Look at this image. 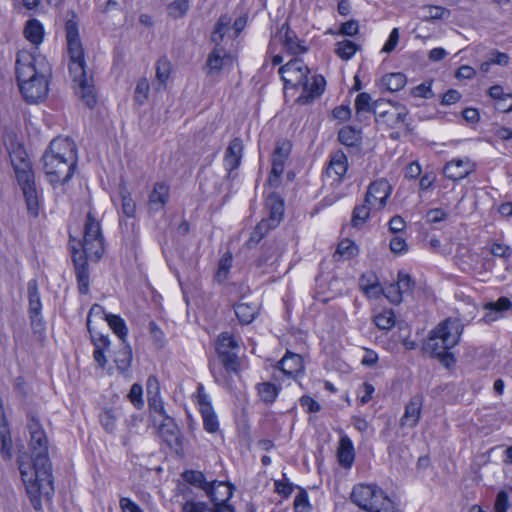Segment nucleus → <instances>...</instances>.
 Here are the masks:
<instances>
[{
  "instance_id": "1",
  "label": "nucleus",
  "mask_w": 512,
  "mask_h": 512,
  "mask_svg": "<svg viewBox=\"0 0 512 512\" xmlns=\"http://www.w3.org/2000/svg\"><path fill=\"white\" fill-rule=\"evenodd\" d=\"M27 429L33 455V467L30 469L33 472L29 473L23 464H20L19 469L27 493L36 507L41 496L50 497L53 494L54 487L48 457V438L39 419L33 413L27 416Z\"/></svg>"
},
{
  "instance_id": "2",
  "label": "nucleus",
  "mask_w": 512,
  "mask_h": 512,
  "mask_svg": "<svg viewBox=\"0 0 512 512\" xmlns=\"http://www.w3.org/2000/svg\"><path fill=\"white\" fill-rule=\"evenodd\" d=\"M65 32L67 51L70 57L69 71L73 81L77 85L76 94L85 105L92 108L97 103V95L93 77L89 75L86 70L77 17L73 11L67 13Z\"/></svg>"
},
{
  "instance_id": "3",
  "label": "nucleus",
  "mask_w": 512,
  "mask_h": 512,
  "mask_svg": "<svg viewBox=\"0 0 512 512\" xmlns=\"http://www.w3.org/2000/svg\"><path fill=\"white\" fill-rule=\"evenodd\" d=\"M50 65L41 55L20 51L16 60V78L24 100L37 104L48 95Z\"/></svg>"
},
{
  "instance_id": "4",
  "label": "nucleus",
  "mask_w": 512,
  "mask_h": 512,
  "mask_svg": "<svg viewBox=\"0 0 512 512\" xmlns=\"http://www.w3.org/2000/svg\"><path fill=\"white\" fill-rule=\"evenodd\" d=\"M82 252L72 246V259L75 266L78 289L81 294L89 291L88 259L99 260L104 253V239L99 221L91 213L87 214L84 224Z\"/></svg>"
},
{
  "instance_id": "5",
  "label": "nucleus",
  "mask_w": 512,
  "mask_h": 512,
  "mask_svg": "<svg viewBox=\"0 0 512 512\" xmlns=\"http://www.w3.org/2000/svg\"><path fill=\"white\" fill-rule=\"evenodd\" d=\"M42 160L45 174L51 184L67 182L76 168L77 148L74 141L67 137L54 138Z\"/></svg>"
},
{
  "instance_id": "6",
  "label": "nucleus",
  "mask_w": 512,
  "mask_h": 512,
  "mask_svg": "<svg viewBox=\"0 0 512 512\" xmlns=\"http://www.w3.org/2000/svg\"><path fill=\"white\" fill-rule=\"evenodd\" d=\"M462 331L463 326L458 319L448 318L440 322L430 331L422 346L423 352L438 358L445 367H451L456 360L449 350L459 343Z\"/></svg>"
},
{
  "instance_id": "7",
  "label": "nucleus",
  "mask_w": 512,
  "mask_h": 512,
  "mask_svg": "<svg viewBox=\"0 0 512 512\" xmlns=\"http://www.w3.org/2000/svg\"><path fill=\"white\" fill-rule=\"evenodd\" d=\"M309 68L300 58H294L279 68V74L284 81L285 88L301 87L302 93L297 102L306 105L319 97L325 88V79L321 75H314L311 81L308 77Z\"/></svg>"
},
{
  "instance_id": "8",
  "label": "nucleus",
  "mask_w": 512,
  "mask_h": 512,
  "mask_svg": "<svg viewBox=\"0 0 512 512\" xmlns=\"http://www.w3.org/2000/svg\"><path fill=\"white\" fill-rule=\"evenodd\" d=\"M10 161L14 168L19 185L22 188L27 208L33 216L38 215V195L34 175L27 153L20 146L9 152Z\"/></svg>"
},
{
  "instance_id": "9",
  "label": "nucleus",
  "mask_w": 512,
  "mask_h": 512,
  "mask_svg": "<svg viewBox=\"0 0 512 512\" xmlns=\"http://www.w3.org/2000/svg\"><path fill=\"white\" fill-rule=\"evenodd\" d=\"M351 500L359 508L368 512H397L394 502L376 485H355Z\"/></svg>"
},
{
  "instance_id": "10",
  "label": "nucleus",
  "mask_w": 512,
  "mask_h": 512,
  "mask_svg": "<svg viewBox=\"0 0 512 512\" xmlns=\"http://www.w3.org/2000/svg\"><path fill=\"white\" fill-rule=\"evenodd\" d=\"M238 348L239 345L231 334L223 332L219 335L216 342V351L221 363L227 371L237 372L239 368V361L236 352Z\"/></svg>"
},
{
  "instance_id": "11",
  "label": "nucleus",
  "mask_w": 512,
  "mask_h": 512,
  "mask_svg": "<svg viewBox=\"0 0 512 512\" xmlns=\"http://www.w3.org/2000/svg\"><path fill=\"white\" fill-rule=\"evenodd\" d=\"M392 192V186L386 179H379L372 182L366 192L365 202L379 211L386 206L387 199Z\"/></svg>"
},
{
  "instance_id": "12",
  "label": "nucleus",
  "mask_w": 512,
  "mask_h": 512,
  "mask_svg": "<svg viewBox=\"0 0 512 512\" xmlns=\"http://www.w3.org/2000/svg\"><path fill=\"white\" fill-rule=\"evenodd\" d=\"M147 394H148V405L151 413V418L157 416L158 419L167 415L164 403L160 396V386L156 377L150 376L147 380Z\"/></svg>"
},
{
  "instance_id": "13",
  "label": "nucleus",
  "mask_w": 512,
  "mask_h": 512,
  "mask_svg": "<svg viewBox=\"0 0 512 512\" xmlns=\"http://www.w3.org/2000/svg\"><path fill=\"white\" fill-rule=\"evenodd\" d=\"M233 63V56L227 52L225 47H214L208 56L206 67L209 75H217Z\"/></svg>"
},
{
  "instance_id": "14",
  "label": "nucleus",
  "mask_w": 512,
  "mask_h": 512,
  "mask_svg": "<svg viewBox=\"0 0 512 512\" xmlns=\"http://www.w3.org/2000/svg\"><path fill=\"white\" fill-rule=\"evenodd\" d=\"M208 497L213 503V507L209 508V512H235L234 507L227 503L232 497V490L225 482L216 490H210Z\"/></svg>"
},
{
  "instance_id": "15",
  "label": "nucleus",
  "mask_w": 512,
  "mask_h": 512,
  "mask_svg": "<svg viewBox=\"0 0 512 512\" xmlns=\"http://www.w3.org/2000/svg\"><path fill=\"white\" fill-rule=\"evenodd\" d=\"M235 314L242 324H250L259 312L260 304L251 296H243L234 306Z\"/></svg>"
},
{
  "instance_id": "16",
  "label": "nucleus",
  "mask_w": 512,
  "mask_h": 512,
  "mask_svg": "<svg viewBox=\"0 0 512 512\" xmlns=\"http://www.w3.org/2000/svg\"><path fill=\"white\" fill-rule=\"evenodd\" d=\"M474 169V163H472L468 158L453 159L445 164L443 173L448 179L458 181L467 177L474 171Z\"/></svg>"
},
{
  "instance_id": "17",
  "label": "nucleus",
  "mask_w": 512,
  "mask_h": 512,
  "mask_svg": "<svg viewBox=\"0 0 512 512\" xmlns=\"http://www.w3.org/2000/svg\"><path fill=\"white\" fill-rule=\"evenodd\" d=\"M153 424L157 428L160 437L169 445L172 446L174 443H178L179 429L174 421L168 415L159 418L153 416Z\"/></svg>"
},
{
  "instance_id": "18",
  "label": "nucleus",
  "mask_w": 512,
  "mask_h": 512,
  "mask_svg": "<svg viewBox=\"0 0 512 512\" xmlns=\"http://www.w3.org/2000/svg\"><path fill=\"white\" fill-rule=\"evenodd\" d=\"M286 249V243L283 240H274L266 243L262 253L257 260V266L272 265L278 261Z\"/></svg>"
},
{
  "instance_id": "19",
  "label": "nucleus",
  "mask_w": 512,
  "mask_h": 512,
  "mask_svg": "<svg viewBox=\"0 0 512 512\" xmlns=\"http://www.w3.org/2000/svg\"><path fill=\"white\" fill-rule=\"evenodd\" d=\"M278 37L287 52L293 55L306 52V47L300 41L294 31L290 29L287 23H284L278 32Z\"/></svg>"
},
{
  "instance_id": "20",
  "label": "nucleus",
  "mask_w": 512,
  "mask_h": 512,
  "mask_svg": "<svg viewBox=\"0 0 512 512\" xmlns=\"http://www.w3.org/2000/svg\"><path fill=\"white\" fill-rule=\"evenodd\" d=\"M244 145L240 138L230 141L224 156V166L229 174L237 169L241 163Z\"/></svg>"
},
{
  "instance_id": "21",
  "label": "nucleus",
  "mask_w": 512,
  "mask_h": 512,
  "mask_svg": "<svg viewBox=\"0 0 512 512\" xmlns=\"http://www.w3.org/2000/svg\"><path fill=\"white\" fill-rule=\"evenodd\" d=\"M423 397L419 394L414 395L405 407L404 415L401 418V425L415 427L421 416Z\"/></svg>"
},
{
  "instance_id": "22",
  "label": "nucleus",
  "mask_w": 512,
  "mask_h": 512,
  "mask_svg": "<svg viewBox=\"0 0 512 512\" xmlns=\"http://www.w3.org/2000/svg\"><path fill=\"white\" fill-rule=\"evenodd\" d=\"M170 189L164 182H157L149 195V207L152 211H160L169 200Z\"/></svg>"
},
{
  "instance_id": "23",
  "label": "nucleus",
  "mask_w": 512,
  "mask_h": 512,
  "mask_svg": "<svg viewBox=\"0 0 512 512\" xmlns=\"http://www.w3.org/2000/svg\"><path fill=\"white\" fill-rule=\"evenodd\" d=\"M183 479L187 483L204 490L207 496H209L210 490H216L223 483L222 481L216 480L208 482L201 471L195 470L185 471L183 473Z\"/></svg>"
},
{
  "instance_id": "24",
  "label": "nucleus",
  "mask_w": 512,
  "mask_h": 512,
  "mask_svg": "<svg viewBox=\"0 0 512 512\" xmlns=\"http://www.w3.org/2000/svg\"><path fill=\"white\" fill-rule=\"evenodd\" d=\"M348 169L347 157L342 151L334 152L329 161L326 173L328 176H335V180L340 182Z\"/></svg>"
},
{
  "instance_id": "25",
  "label": "nucleus",
  "mask_w": 512,
  "mask_h": 512,
  "mask_svg": "<svg viewBox=\"0 0 512 512\" xmlns=\"http://www.w3.org/2000/svg\"><path fill=\"white\" fill-rule=\"evenodd\" d=\"M385 114L382 124H385L390 128H398L401 124L406 122L408 109L404 105L392 103L388 112Z\"/></svg>"
},
{
  "instance_id": "26",
  "label": "nucleus",
  "mask_w": 512,
  "mask_h": 512,
  "mask_svg": "<svg viewBox=\"0 0 512 512\" xmlns=\"http://www.w3.org/2000/svg\"><path fill=\"white\" fill-rule=\"evenodd\" d=\"M355 459V450L351 439L344 435L341 437L338 447V460L339 463L345 467L349 468Z\"/></svg>"
},
{
  "instance_id": "27",
  "label": "nucleus",
  "mask_w": 512,
  "mask_h": 512,
  "mask_svg": "<svg viewBox=\"0 0 512 512\" xmlns=\"http://www.w3.org/2000/svg\"><path fill=\"white\" fill-rule=\"evenodd\" d=\"M281 371L288 376H295L303 369V361L300 355L288 352L279 362Z\"/></svg>"
},
{
  "instance_id": "28",
  "label": "nucleus",
  "mask_w": 512,
  "mask_h": 512,
  "mask_svg": "<svg viewBox=\"0 0 512 512\" xmlns=\"http://www.w3.org/2000/svg\"><path fill=\"white\" fill-rule=\"evenodd\" d=\"M512 307L511 301L507 297H500L496 302H490L485 305V309L489 310L483 320L486 323L493 322L498 319L497 313L509 310Z\"/></svg>"
},
{
  "instance_id": "29",
  "label": "nucleus",
  "mask_w": 512,
  "mask_h": 512,
  "mask_svg": "<svg viewBox=\"0 0 512 512\" xmlns=\"http://www.w3.org/2000/svg\"><path fill=\"white\" fill-rule=\"evenodd\" d=\"M24 35L29 42L39 45L44 38V28L37 19H30L25 24Z\"/></svg>"
},
{
  "instance_id": "30",
  "label": "nucleus",
  "mask_w": 512,
  "mask_h": 512,
  "mask_svg": "<svg viewBox=\"0 0 512 512\" xmlns=\"http://www.w3.org/2000/svg\"><path fill=\"white\" fill-rule=\"evenodd\" d=\"M92 341L95 345V350L93 353L94 360L97 362V364L104 368L106 366L107 360L104 355V350L109 346L110 341L108 336L99 334V335H91Z\"/></svg>"
},
{
  "instance_id": "31",
  "label": "nucleus",
  "mask_w": 512,
  "mask_h": 512,
  "mask_svg": "<svg viewBox=\"0 0 512 512\" xmlns=\"http://www.w3.org/2000/svg\"><path fill=\"white\" fill-rule=\"evenodd\" d=\"M407 82V78L403 73L386 74L381 79V85L390 92L401 90Z\"/></svg>"
},
{
  "instance_id": "32",
  "label": "nucleus",
  "mask_w": 512,
  "mask_h": 512,
  "mask_svg": "<svg viewBox=\"0 0 512 512\" xmlns=\"http://www.w3.org/2000/svg\"><path fill=\"white\" fill-rule=\"evenodd\" d=\"M204 428L209 433H215L219 428L218 418L208 403L200 404Z\"/></svg>"
},
{
  "instance_id": "33",
  "label": "nucleus",
  "mask_w": 512,
  "mask_h": 512,
  "mask_svg": "<svg viewBox=\"0 0 512 512\" xmlns=\"http://www.w3.org/2000/svg\"><path fill=\"white\" fill-rule=\"evenodd\" d=\"M267 205L270 209V221L275 225L280 222L284 214V203L279 195L273 193L267 198Z\"/></svg>"
},
{
  "instance_id": "34",
  "label": "nucleus",
  "mask_w": 512,
  "mask_h": 512,
  "mask_svg": "<svg viewBox=\"0 0 512 512\" xmlns=\"http://www.w3.org/2000/svg\"><path fill=\"white\" fill-rule=\"evenodd\" d=\"M122 347L115 353L114 362L117 368L124 372L127 371L132 362V349L126 342L121 344Z\"/></svg>"
},
{
  "instance_id": "35",
  "label": "nucleus",
  "mask_w": 512,
  "mask_h": 512,
  "mask_svg": "<svg viewBox=\"0 0 512 512\" xmlns=\"http://www.w3.org/2000/svg\"><path fill=\"white\" fill-rule=\"evenodd\" d=\"M230 18L227 16H221L215 25L214 30L211 34V40L215 44V47H225L222 45L225 35L229 30Z\"/></svg>"
},
{
  "instance_id": "36",
  "label": "nucleus",
  "mask_w": 512,
  "mask_h": 512,
  "mask_svg": "<svg viewBox=\"0 0 512 512\" xmlns=\"http://www.w3.org/2000/svg\"><path fill=\"white\" fill-rule=\"evenodd\" d=\"M360 50V45L351 40H343L336 43L335 54L344 61L350 60Z\"/></svg>"
},
{
  "instance_id": "37",
  "label": "nucleus",
  "mask_w": 512,
  "mask_h": 512,
  "mask_svg": "<svg viewBox=\"0 0 512 512\" xmlns=\"http://www.w3.org/2000/svg\"><path fill=\"white\" fill-rule=\"evenodd\" d=\"M28 297H29V314L41 313V299L36 280H31L28 283Z\"/></svg>"
},
{
  "instance_id": "38",
  "label": "nucleus",
  "mask_w": 512,
  "mask_h": 512,
  "mask_svg": "<svg viewBox=\"0 0 512 512\" xmlns=\"http://www.w3.org/2000/svg\"><path fill=\"white\" fill-rule=\"evenodd\" d=\"M106 322L112 329V331L120 338L122 343L126 342L128 329L125 321L118 315L109 314L106 316Z\"/></svg>"
},
{
  "instance_id": "39",
  "label": "nucleus",
  "mask_w": 512,
  "mask_h": 512,
  "mask_svg": "<svg viewBox=\"0 0 512 512\" xmlns=\"http://www.w3.org/2000/svg\"><path fill=\"white\" fill-rule=\"evenodd\" d=\"M421 19L424 21L438 20L448 17L450 11L441 6L427 5L421 8Z\"/></svg>"
},
{
  "instance_id": "40",
  "label": "nucleus",
  "mask_w": 512,
  "mask_h": 512,
  "mask_svg": "<svg viewBox=\"0 0 512 512\" xmlns=\"http://www.w3.org/2000/svg\"><path fill=\"white\" fill-rule=\"evenodd\" d=\"M339 141L348 147H354L360 142V133L352 127H343L338 134Z\"/></svg>"
},
{
  "instance_id": "41",
  "label": "nucleus",
  "mask_w": 512,
  "mask_h": 512,
  "mask_svg": "<svg viewBox=\"0 0 512 512\" xmlns=\"http://www.w3.org/2000/svg\"><path fill=\"white\" fill-rule=\"evenodd\" d=\"M171 73V63L170 61L163 57L160 58L156 63V78L159 82V87L157 89H161L165 87L166 81L168 80Z\"/></svg>"
},
{
  "instance_id": "42",
  "label": "nucleus",
  "mask_w": 512,
  "mask_h": 512,
  "mask_svg": "<svg viewBox=\"0 0 512 512\" xmlns=\"http://www.w3.org/2000/svg\"><path fill=\"white\" fill-rule=\"evenodd\" d=\"M375 325L381 330H390L395 325V315L391 309L383 310L374 316Z\"/></svg>"
},
{
  "instance_id": "43",
  "label": "nucleus",
  "mask_w": 512,
  "mask_h": 512,
  "mask_svg": "<svg viewBox=\"0 0 512 512\" xmlns=\"http://www.w3.org/2000/svg\"><path fill=\"white\" fill-rule=\"evenodd\" d=\"M257 390L260 398L267 404L273 403L278 395L276 385L269 382L258 384Z\"/></svg>"
},
{
  "instance_id": "44",
  "label": "nucleus",
  "mask_w": 512,
  "mask_h": 512,
  "mask_svg": "<svg viewBox=\"0 0 512 512\" xmlns=\"http://www.w3.org/2000/svg\"><path fill=\"white\" fill-rule=\"evenodd\" d=\"M233 258L231 254H224L218 263V269L215 274V279L219 283H224L232 267Z\"/></svg>"
},
{
  "instance_id": "45",
  "label": "nucleus",
  "mask_w": 512,
  "mask_h": 512,
  "mask_svg": "<svg viewBox=\"0 0 512 512\" xmlns=\"http://www.w3.org/2000/svg\"><path fill=\"white\" fill-rule=\"evenodd\" d=\"M121 195V208L124 215L127 217H134L136 213V203L132 199L131 194L126 188L120 189Z\"/></svg>"
},
{
  "instance_id": "46",
  "label": "nucleus",
  "mask_w": 512,
  "mask_h": 512,
  "mask_svg": "<svg viewBox=\"0 0 512 512\" xmlns=\"http://www.w3.org/2000/svg\"><path fill=\"white\" fill-rule=\"evenodd\" d=\"M291 148L292 145L288 140L278 141L276 148L272 154V161L285 163V161L290 155Z\"/></svg>"
},
{
  "instance_id": "47",
  "label": "nucleus",
  "mask_w": 512,
  "mask_h": 512,
  "mask_svg": "<svg viewBox=\"0 0 512 512\" xmlns=\"http://www.w3.org/2000/svg\"><path fill=\"white\" fill-rule=\"evenodd\" d=\"M188 0H175L168 5V14L174 19L182 18L189 10Z\"/></svg>"
},
{
  "instance_id": "48",
  "label": "nucleus",
  "mask_w": 512,
  "mask_h": 512,
  "mask_svg": "<svg viewBox=\"0 0 512 512\" xmlns=\"http://www.w3.org/2000/svg\"><path fill=\"white\" fill-rule=\"evenodd\" d=\"M355 108L357 115L372 112L373 104L370 94L366 92L358 94L355 100Z\"/></svg>"
},
{
  "instance_id": "49",
  "label": "nucleus",
  "mask_w": 512,
  "mask_h": 512,
  "mask_svg": "<svg viewBox=\"0 0 512 512\" xmlns=\"http://www.w3.org/2000/svg\"><path fill=\"white\" fill-rule=\"evenodd\" d=\"M371 211H374V208L371 205L366 204L365 201L363 205L355 207L352 218L353 225L358 226L359 224L364 223L369 218Z\"/></svg>"
},
{
  "instance_id": "50",
  "label": "nucleus",
  "mask_w": 512,
  "mask_h": 512,
  "mask_svg": "<svg viewBox=\"0 0 512 512\" xmlns=\"http://www.w3.org/2000/svg\"><path fill=\"white\" fill-rule=\"evenodd\" d=\"M150 90L149 82L146 78H141L135 88L134 98L140 105L144 104L148 99Z\"/></svg>"
},
{
  "instance_id": "51",
  "label": "nucleus",
  "mask_w": 512,
  "mask_h": 512,
  "mask_svg": "<svg viewBox=\"0 0 512 512\" xmlns=\"http://www.w3.org/2000/svg\"><path fill=\"white\" fill-rule=\"evenodd\" d=\"M268 228H269V224L267 222H265V221L260 222L255 227V229L253 230V232L250 235V238L246 242L247 247L250 249L255 247L260 242V240L262 239V237L264 236V233L268 230Z\"/></svg>"
},
{
  "instance_id": "52",
  "label": "nucleus",
  "mask_w": 512,
  "mask_h": 512,
  "mask_svg": "<svg viewBox=\"0 0 512 512\" xmlns=\"http://www.w3.org/2000/svg\"><path fill=\"white\" fill-rule=\"evenodd\" d=\"M100 422L104 429L109 432L113 433L116 429V420L117 415L113 410H105L99 415Z\"/></svg>"
},
{
  "instance_id": "53",
  "label": "nucleus",
  "mask_w": 512,
  "mask_h": 512,
  "mask_svg": "<svg viewBox=\"0 0 512 512\" xmlns=\"http://www.w3.org/2000/svg\"><path fill=\"white\" fill-rule=\"evenodd\" d=\"M108 315L109 314L105 313L104 308L101 305H99V304L92 305V307L89 310L88 317H87V328L91 335L93 334L92 327H91L92 319L96 318L101 321H106V316H108Z\"/></svg>"
},
{
  "instance_id": "54",
  "label": "nucleus",
  "mask_w": 512,
  "mask_h": 512,
  "mask_svg": "<svg viewBox=\"0 0 512 512\" xmlns=\"http://www.w3.org/2000/svg\"><path fill=\"white\" fill-rule=\"evenodd\" d=\"M365 280L366 276L363 275L360 278V287L367 296L377 298L381 293H383V289L381 288L380 284L377 281L366 284Z\"/></svg>"
},
{
  "instance_id": "55",
  "label": "nucleus",
  "mask_w": 512,
  "mask_h": 512,
  "mask_svg": "<svg viewBox=\"0 0 512 512\" xmlns=\"http://www.w3.org/2000/svg\"><path fill=\"white\" fill-rule=\"evenodd\" d=\"M392 105V102H386V101H382V100H379V101H375L373 103V109H372V113H374L375 115V119L378 123H381L383 122V118L385 117V113L388 112L389 110V107Z\"/></svg>"
},
{
  "instance_id": "56",
  "label": "nucleus",
  "mask_w": 512,
  "mask_h": 512,
  "mask_svg": "<svg viewBox=\"0 0 512 512\" xmlns=\"http://www.w3.org/2000/svg\"><path fill=\"white\" fill-rule=\"evenodd\" d=\"M142 393V386L140 384L135 383L132 385L130 392L128 394L131 403L138 409L142 408V406L144 405Z\"/></svg>"
},
{
  "instance_id": "57",
  "label": "nucleus",
  "mask_w": 512,
  "mask_h": 512,
  "mask_svg": "<svg viewBox=\"0 0 512 512\" xmlns=\"http://www.w3.org/2000/svg\"><path fill=\"white\" fill-rule=\"evenodd\" d=\"M394 284L401 291V295L403 296L404 294L411 291L413 281L408 274L399 272L398 280Z\"/></svg>"
},
{
  "instance_id": "58",
  "label": "nucleus",
  "mask_w": 512,
  "mask_h": 512,
  "mask_svg": "<svg viewBox=\"0 0 512 512\" xmlns=\"http://www.w3.org/2000/svg\"><path fill=\"white\" fill-rule=\"evenodd\" d=\"M283 162L272 161L271 175L268 178V182L271 186H278L281 175L284 172Z\"/></svg>"
},
{
  "instance_id": "59",
  "label": "nucleus",
  "mask_w": 512,
  "mask_h": 512,
  "mask_svg": "<svg viewBox=\"0 0 512 512\" xmlns=\"http://www.w3.org/2000/svg\"><path fill=\"white\" fill-rule=\"evenodd\" d=\"M209 511V506L205 502L188 500L183 506L181 512H207Z\"/></svg>"
},
{
  "instance_id": "60",
  "label": "nucleus",
  "mask_w": 512,
  "mask_h": 512,
  "mask_svg": "<svg viewBox=\"0 0 512 512\" xmlns=\"http://www.w3.org/2000/svg\"><path fill=\"white\" fill-rule=\"evenodd\" d=\"M294 507L297 512H309L310 504L308 502V495L304 490L299 491L294 500Z\"/></svg>"
},
{
  "instance_id": "61",
  "label": "nucleus",
  "mask_w": 512,
  "mask_h": 512,
  "mask_svg": "<svg viewBox=\"0 0 512 512\" xmlns=\"http://www.w3.org/2000/svg\"><path fill=\"white\" fill-rule=\"evenodd\" d=\"M383 294L392 304H399L403 300L401 291L395 286L394 283L390 284L383 290Z\"/></svg>"
},
{
  "instance_id": "62",
  "label": "nucleus",
  "mask_w": 512,
  "mask_h": 512,
  "mask_svg": "<svg viewBox=\"0 0 512 512\" xmlns=\"http://www.w3.org/2000/svg\"><path fill=\"white\" fill-rule=\"evenodd\" d=\"M490 253L496 257L509 258L512 254V250L508 245L494 242L490 247Z\"/></svg>"
},
{
  "instance_id": "63",
  "label": "nucleus",
  "mask_w": 512,
  "mask_h": 512,
  "mask_svg": "<svg viewBox=\"0 0 512 512\" xmlns=\"http://www.w3.org/2000/svg\"><path fill=\"white\" fill-rule=\"evenodd\" d=\"M356 250V245L348 239L341 241L337 247V253L346 257L353 256L356 253Z\"/></svg>"
},
{
  "instance_id": "64",
  "label": "nucleus",
  "mask_w": 512,
  "mask_h": 512,
  "mask_svg": "<svg viewBox=\"0 0 512 512\" xmlns=\"http://www.w3.org/2000/svg\"><path fill=\"white\" fill-rule=\"evenodd\" d=\"M508 494L505 491H500L497 494L494 510L495 512H507L509 508Z\"/></svg>"
}]
</instances>
